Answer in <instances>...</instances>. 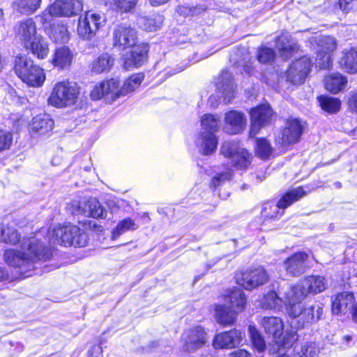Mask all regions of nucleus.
Returning a JSON list of instances; mask_svg holds the SVG:
<instances>
[{"instance_id": "obj_1", "label": "nucleus", "mask_w": 357, "mask_h": 357, "mask_svg": "<svg viewBox=\"0 0 357 357\" xmlns=\"http://www.w3.org/2000/svg\"><path fill=\"white\" fill-rule=\"evenodd\" d=\"M0 243L10 245L20 244V249L5 250L3 260L7 265L21 272L33 271L36 262L47 261L53 257L52 248L33 236L22 238L17 228L10 224L0 225Z\"/></svg>"}, {"instance_id": "obj_2", "label": "nucleus", "mask_w": 357, "mask_h": 357, "mask_svg": "<svg viewBox=\"0 0 357 357\" xmlns=\"http://www.w3.org/2000/svg\"><path fill=\"white\" fill-rule=\"evenodd\" d=\"M145 78L143 72L135 73L125 79L119 88V81L114 78L105 79L96 84L90 92V97L93 100L109 97L114 101L121 96H125L138 88Z\"/></svg>"}, {"instance_id": "obj_3", "label": "nucleus", "mask_w": 357, "mask_h": 357, "mask_svg": "<svg viewBox=\"0 0 357 357\" xmlns=\"http://www.w3.org/2000/svg\"><path fill=\"white\" fill-rule=\"evenodd\" d=\"M307 195L303 186L293 188L283 192L275 203L273 200L265 202L261 205V209L258 217L261 226H268L278 221L285 213V209L295 202L299 201Z\"/></svg>"}, {"instance_id": "obj_4", "label": "nucleus", "mask_w": 357, "mask_h": 357, "mask_svg": "<svg viewBox=\"0 0 357 357\" xmlns=\"http://www.w3.org/2000/svg\"><path fill=\"white\" fill-rule=\"evenodd\" d=\"M82 87L76 82L63 79L53 86L47 98L48 105L59 109L75 105L81 99Z\"/></svg>"}, {"instance_id": "obj_5", "label": "nucleus", "mask_w": 357, "mask_h": 357, "mask_svg": "<svg viewBox=\"0 0 357 357\" xmlns=\"http://www.w3.org/2000/svg\"><path fill=\"white\" fill-rule=\"evenodd\" d=\"M303 301H297L293 296L287 297V311L289 316L295 319V328L302 329L311 326L323 318L324 308L321 305L304 307Z\"/></svg>"}, {"instance_id": "obj_6", "label": "nucleus", "mask_w": 357, "mask_h": 357, "mask_svg": "<svg viewBox=\"0 0 357 357\" xmlns=\"http://www.w3.org/2000/svg\"><path fill=\"white\" fill-rule=\"evenodd\" d=\"M13 70L22 82L31 87H40L46 79L43 68L21 54L15 56Z\"/></svg>"}, {"instance_id": "obj_7", "label": "nucleus", "mask_w": 357, "mask_h": 357, "mask_svg": "<svg viewBox=\"0 0 357 357\" xmlns=\"http://www.w3.org/2000/svg\"><path fill=\"white\" fill-rule=\"evenodd\" d=\"M234 280L242 289L252 291L268 284L271 275L264 266L255 265L238 271Z\"/></svg>"}, {"instance_id": "obj_8", "label": "nucleus", "mask_w": 357, "mask_h": 357, "mask_svg": "<svg viewBox=\"0 0 357 357\" xmlns=\"http://www.w3.org/2000/svg\"><path fill=\"white\" fill-rule=\"evenodd\" d=\"M53 237L57 244L63 247L84 248L89 241L86 232L79 226L70 223L55 227Z\"/></svg>"}, {"instance_id": "obj_9", "label": "nucleus", "mask_w": 357, "mask_h": 357, "mask_svg": "<svg viewBox=\"0 0 357 357\" xmlns=\"http://www.w3.org/2000/svg\"><path fill=\"white\" fill-rule=\"evenodd\" d=\"M306 127L305 121L296 117H288L285 119L284 126L280 128L279 135L275 139V144L281 148H287L298 144Z\"/></svg>"}, {"instance_id": "obj_10", "label": "nucleus", "mask_w": 357, "mask_h": 357, "mask_svg": "<svg viewBox=\"0 0 357 357\" xmlns=\"http://www.w3.org/2000/svg\"><path fill=\"white\" fill-rule=\"evenodd\" d=\"M314 61L310 54H303L293 59L284 71L286 81L292 85L303 84L314 67Z\"/></svg>"}, {"instance_id": "obj_11", "label": "nucleus", "mask_w": 357, "mask_h": 357, "mask_svg": "<svg viewBox=\"0 0 357 357\" xmlns=\"http://www.w3.org/2000/svg\"><path fill=\"white\" fill-rule=\"evenodd\" d=\"M328 287L327 280L324 276L310 275L291 288V296L297 301H303L308 295H317L324 291Z\"/></svg>"}, {"instance_id": "obj_12", "label": "nucleus", "mask_w": 357, "mask_h": 357, "mask_svg": "<svg viewBox=\"0 0 357 357\" xmlns=\"http://www.w3.org/2000/svg\"><path fill=\"white\" fill-rule=\"evenodd\" d=\"M250 130L249 135L255 136L262 128L269 126L274 120L275 112L268 102L257 105L249 110Z\"/></svg>"}, {"instance_id": "obj_13", "label": "nucleus", "mask_w": 357, "mask_h": 357, "mask_svg": "<svg viewBox=\"0 0 357 357\" xmlns=\"http://www.w3.org/2000/svg\"><path fill=\"white\" fill-rule=\"evenodd\" d=\"M129 51L122 56V67L126 70L138 68L147 63L150 52L148 43L137 40L128 47Z\"/></svg>"}, {"instance_id": "obj_14", "label": "nucleus", "mask_w": 357, "mask_h": 357, "mask_svg": "<svg viewBox=\"0 0 357 357\" xmlns=\"http://www.w3.org/2000/svg\"><path fill=\"white\" fill-rule=\"evenodd\" d=\"M181 341L183 351L187 353L195 351L207 344V330L202 325H194L183 331Z\"/></svg>"}, {"instance_id": "obj_15", "label": "nucleus", "mask_w": 357, "mask_h": 357, "mask_svg": "<svg viewBox=\"0 0 357 357\" xmlns=\"http://www.w3.org/2000/svg\"><path fill=\"white\" fill-rule=\"evenodd\" d=\"M113 47L124 51L138 40L135 28L126 24H117L113 30Z\"/></svg>"}, {"instance_id": "obj_16", "label": "nucleus", "mask_w": 357, "mask_h": 357, "mask_svg": "<svg viewBox=\"0 0 357 357\" xmlns=\"http://www.w3.org/2000/svg\"><path fill=\"white\" fill-rule=\"evenodd\" d=\"M308 259L309 255L305 251L294 252L283 261L282 265L286 273L294 278L303 275L307 268L306 263Z\"/></svg>"}, {"instance_id": "obj_17", "label": "nucleus", "mask_w": 357, "mask_h": 357, "mask_svg": "<svg viewBox=\"0 0 357 357\" xmlns=\"http://www.w3.org/2000/svg\"><path fill=\"white\" fill-rule=\"evenodd\" d=\"M101 25V17L99 14L86 12L78 19L77 34L83 39H91Z\"/></svg>"}, {"instance_id": "obj_18", "label": "nucleus", "mask_w": 357, "mask_h": 357, "mask_svg": "<svg viewBox=\"0 0 357 357\" xmlns=\"http://www.w3.org/2000/svg\"><path fill=\"white\" fill-rule=\"evenodd\" d=\"M242 333L232 328L216 334L213 339L212 345L215 349H233L237 347L242 342Z\"/></svg>"}, {"instance_id": "obj_19", "label": "nucleus", "mask_w": 357, "mask_h": 357, "mask_svg": "<svg viewBox=\"0 0 357 357\" xmlns=\"http://www.w3.org/2000/svg\"><path fill=\"white\" fill-rule=\"evenodd\" d=\"M225 132L230 135L241 133L246 128L247 119L243 112L229 110L225 114Z\"/></svg>"}, {"instance_id": "obj_20", "label": "nucleus", "mask_w": 357, "mask_h": 357, "mask_svg": "<svg viewBox=\"0 0 357 357\" xmlns=\"http://www.w3.org/2000/svg\"><path fill=\"white\" fill-rule=\"evenodd\" d=\"M79 6L78 0H55L49 5V11L52 17H70L77 15Z\"/></svg>"}, {"instance_id": "obj_21", "label": "nucleus", "mask_w": 357, "mask_h": 357, "mask_svg": "<svg viewBox=\"0 0 357 357\" xmlns=\"http://www.w3.org/2000/svg\"><path fill=\"white\" fill-rule=\"evenodd\" d=\"M222 298L238 314L243 312L246 307L247 296L241 287H233L227 289Z\"/></svg>"}, {"instance_id": "obj_22", "label": "nucleus", "mask_w": 357, "mask_h": 357, "mask_svg": "<svg viewBox=\"0 0 357 357\" xmlns=\"http://www.w3.org/2000/svg\"><path fill=\"white\" fill-rule=\"evenodd\" d=\"M54 120L47 114H39L32 118L28 126L31 135H45L52 132Z\"/></svg>"}, {"instance_id": "obj_23", "label": "nucleus", "mask_w": 357, "mask_h": 357, "mask_svg": "<svg viewBox=\"0 0 357 357\" xmlns=\"http://www.w3.org/2000/svg\"><path fill=\"white\" fill-rule=\"evenodd\" d=\"M74 54L68 46L55 48L50 59L52 65L60 70L69 69L73 63Z\"/></svg>"}, {"instance_id": "obj_24", "label": "nucleus", "mask_w": 357, "mask_h": 357, "mask_svg": "<svg viewBox=\"0 0 357 357\" xmlns=\"http://www.w3.org/2000/svg\"><path fill=\"white\" fill-rule=\"evenodd\" d=\"M213 309L214 318L221 326L228 327L236 324L238 314L228 305L217 303L214 305Z\"/></svg>"}, {"instance_id": "obj_25", "label": "nucleus", "mask_w": 357, "mask_h": 357, "mask_svg": "<svg viewBox=\"0 0 357 357\" xmlns=\"http://www.w3.org/2000/svg\"><path fill=\"white\" fill-rule=\"evenodd\" d=\"M23 47L38 60L46 59L50 53V44L47 39L40 34L33 38Z\"/></svg>"}, {"instance_id": "obj_26", "label": "nucleus", "mask_w": 357, "mask_h": 357, "mask_svg": "<svg viewBox=\"0 0 357 357\" xmlns=\"http://www.w3.org/2000/svg\"><path fill=\"white\" fill-rule=\"evenodd\" d=\"M16 34L23 46L40 35L38 34L36 23L31 17L24 19L18 22Z\"/></svg>"}, {"instance_id": "obj_27", "label": "nucleus", "mask_w": 357, "mask_h": 357, "mask_svg": "<svg viewBox=\"0 0 357 357\" xmlns=\"http://www.w3.org/2000/svg\"><path fill=\"white\" fill-rule=\"evenodd\" d=\"M339 67L346 73H357V47H351L344 50L337 61Z\"/></svg>"}, {"instance_id": "obj_28", "label": "nucleus", "mask_w": 357, "mask_h": 357, "mask_svg": "<svg viewBox=\"0 0 357 357\" xmlns=\"http://www.w3.org/2000/svg\"><path fill=\"white\" fill-rule=\"evenodd\" d=\"M355 301L354 294L351 291H341L335 295L331 301V312L333 314L340 315L344 313L349 305Z\"/></svg>"}, {"instance_id": "obj_29", "label": "nucleus", "mask_w": 357, "mask_h": 357, "mask_svg": "<svg viewBox=\"0 0 357 357\" xmlns=\"http://www.w3.org/2000/svg\"><path fill=\"white\" fill-rule=\"evenodd\" d=\"M261 325L264 332L274 340L280 338L284 331L283 321L277 317H264Z\"/></svg>"}, {"instance_id": "obj_30", "label": "nucleus", "mask_w": 357, "mask_h": 357, "mask_svg": "<svg viewBox=\"0 0 357 357\" xmlns=\"http://www.w3.org/2000/svg\"><path fill=\"white\" fill-rule=\"evenodd\" d=\"M347 84V77L340 73H333L324 77V87L333 94L340 93L344 89Z\"/></svg>"}, {"instance_id": "obj_31", "label": "nucleus", "mask_w": 357, "mask_h": 357, "mask_svg": "<svg viewBox=\"0 0 357 357\" xmlns=\"http://www.w3.org/2000/svg\"><path fill=\"white\" fill-rule=\"evenodd\" d=\"M43 0H14L12 8L20 15L29 16L38 10Z\"/></svg>"}, {"instance_id": "obj_32", "label": "nucleus", "mask_w": 357, "mask_h": 357, "mask_svg": "<svg viewBox=\"0 0 357 357\" xmlns=\"http://www.w3.org/2000/svg\"><path fill=\"white\" fill-rule=\"evenodd\" d=\"M114 63V58L108 52L98 56L91 63V71L96 74L108 72Z\"/></svg>"}, {"instance_id": "obj_33", "label": "nucleus", "mask_w": 357, "mask_h": 357, "mask_svg": "<svg viewBox=\"0 0 357 357\" xmlns=\"http://www.w3.org/2000/svg\"><path fill=\"white\" fill-rule=\"evenodd\" d=\"M253 160L252 153L246 149H240L231 160V166L238 170L248 169Z\"/></svg>"}, {"instance_id": "obj_34", "label": "nucleus", "mask_w": 357, "mask_h": 357, "mask_svg": "<svg viewBox=\"0 0 357 357\" xmlns=\"http://www.w3.org/2000/svg\"><path fill=\"white\" fill-rule=\"evenodd\" d=\"M199 138L201 139V154L202 155H210L215 153L218 144V138L215 134L200 132Z\"/></svg>"}, {"instance_id": "obj_35", "label": "nucleus", "mask_w": 357, "mask_h": 357, "mask_svg": "<svg viewBox=\"0 0 357 357\" xmlns=\"http://www.w3.org/2000/svg\"><path fill=\"white\" fill-rule=\"evenodd\" d=\"M273 147L266 137H261L255 139L254 152L258 158L267 160L273 155Z\"/></svg>"}, {"instance_id": "obj_36", "label": "nucleus", "mask_w": 357, "mask_h": 357, "mask_svg": "<svg viewBox=\"0 0 357 357\" xmlns=\"http://www.w3.org/2000/svg\"><path fill=\"white\" fill-rule=\"evenodd\" d=\"M317 101L321 109L330 114H337L341 109L342 102L338 98L320 95Z\"/></svg>"}, {"instance_id": "obj_37", "label": "nucleus", "mask_w": 357, "mask_h": 357, "mask_svg": "<svg viewBox=\"0 0 357 357\" xmlns=\"http://www.w3.org/2000/svg\"><path fill=\"white\" fill-rule=\"evenodd\" d=\"M282 301L276 291L271 289L263 295L259 301V305L264 310H271L279 306Z\"/></svg>"}, {"instance_id": "obj_38", "label": "nucleus", "mask_w": 357, "mask_h": 357, "mask_svg": "<svg viewBox=\"0 0 357 357\" xmlns=\"http://www.w3.org/2000/svg\"><path fill=\"white\" fill-rule=\"evenodd\" d=\"M276 57L275 50L269 47L261 45L258 47L256 59L261 64H272Z\"/></svg>"}, {"instance_id": "obj_39", "label": "nucleus", "mask_w": 357, "mask_h": 357, "mask_svg": "<svg viewBox=\"0 0 357 357\" xmlns=\"http://www.w3.org/2000/svg\"><path fill=\"white\" fill-rule=\"evenodd\" d=\"M201 126L204 133L215 134L219 130V120L213 114H205L201 117Z\"/></svg>"}, {"instance_id": "obj_40", "label": "nucleus", "mask_w": 357, "mask_h": 357, "mask_svg": "<svg viewBox=\"0 0 357 357\" xmlns=\"http://www.w3.org/2000/svg\"><path fill=\"white\" fill-rule=\"evenodd\" d=\"M248 332L253 347L257 351L263 352L266 349V345L264 337L259 330L255 326L250 325Z\"/></svg>"}, {"instance_id": "obj_41", "label": "nucleus", "mask_w": 357, "mask_h": 357, "mask_svg": "<svg viewBox=\"0 0 357 357\" xmlns=\"http://www.w3.org/2000/svg\"><path fill=\"white\" fill-rule=\"evenodd\" d=\"M298 335L296 331L293 330L287 331L282 339L277 342L278 351L291 349L298 341Z\"/></svg>"}, {"instance_id": "obj_42", "label": "nucleus", "mask_w": 357, "mask_h": 357, "mask_svg": "<svg viewBox=\"0 0 357 357\" xmlns=\"http://www.w3.org/2000/svg\"><path fill=\"white\" fill-rule=\"evenodd\" d=\"M334 54L321 51H317L316 64L319 70H330L333 68Z\"/></svg>"}, {"instance_id": "obj_43", "label": "nucleus", "mask_w": 357, "mask_h": 357, "mask_svg": "<svg viewBox=\"0 0 357 357\" xmlns=\"http://www.w3.org/2000/svg\"><path fill=\"white\" fill-rule=\"evenodd\" d=\"M319 51L333 54L337 47L336 39L331 36H323L317 43Z\"/></svg>"}, {"instance_id": "obj_44", "label": "nucleus", "mask_w": 357, "mask_h": 357, "mask_svg": "<svg viewBox=\"0 0 357 357\" xmlns=\"http://www.w3.org/2000/svg\"><path fill=\"white\" fill-rule=\"evenodd\" d=\"M278 50L280 56L284 61L289 60L294 55H295L302 51L301 46L296 42H293L288 45L283 44L280 47H278Z\"/></svg>"}, {"instance_id": "obj_45", "label": "nucleus", "mask_w": 357, "mask_h": 357, "mask_svg": "<svg viewBox=\"0 0 357 357\" xmlns=\"http://www.w3.org/2000/svg\"><path fill=\"white\" fill-rule=\"evenodd\" d=\"M54 42L56 43H66L70 39V34L67 26L58 24L52 31Z\"/></svg>"}, {"instance_id": "obj_46", "label": "nucleus", "mask_w": 357, "mask_h": 357, "mask_svg": "<svg viewBox=\"0 0 357 357\" xmlns=\"http://www.w3.org/2000/svg\"><path fill=\"white\" fill-rule=\"evenodd\" d=\"M162 23L163 17L160 15L147 17L144 22V29L149 32L155 31L162 26Z\"/></svg>"}, {"instance_id": "obj_47", "label": "nucleus", "mask_w": 357, "mask_h": 357, "mask_svg": "<svg viewBox=\"0 0 357 357\" xmlns=\"http://www.w3.org/2000/svg\"><path fill=\"white\" fill-rule=\"evenodd\" d=\"M136 229L135 221L130 218H126L119 222L114 229L113 235L119 236L127 231Z\"/></svg>"}, {"instance_id": "obj_48", "label": "nucleus", "mask_w": 357, "mask_h": 357, "mask_svg": "<svg viewBox=\"0 0 357 357\" xmlns=\"http://www.w3.org/2000/svg\"><path fill=\"white\" fill-rule=\"evenodd\" d=\"M232 174L229 172H222L216 173L212 177L209 183V187L213 190H215L219 187L222 186L226 181L231 180Z\"/></svg>"}, {"instance_id": "obj_49", "label": "nucleus", "mask_w": 357, "mask_h": 357, "mask_svg": "<svg viewBox=\"0 0 357 357\" xmlns=\"http://www.w3.org/2000/svg\"><path fill=\"white\" fill-rule=\"evenodd\" d=\"M13 140V135L10 131L0 129V152L9 149Z\"/></svg>"}, {"instance_id": "obj_50", "label": "nucleus", "mask_w": 357, "mask_h": 357, "mask_svg": "<svg viewBox=\"0 0 357 357\" xmlns=\"http://www.w3.org/2000/svg\"><path fill=\"white\" fill-rule=\"evenodd\" d=\"M137 0H116L115 4L121 13H127L134 8Z\"/></svg>"}, {"instance_id": "obj_51", "label": "nucleus", "mask_w": 357, "mask_h": 357, "mask_svg": "<svg viewBox=\"0 0 357 357\" xmlns=\"http://www.w3.org/2000/svg\"><path fill=\"white\" fill-rule=\"evenodd\" d=\"M238 149H235L231 144L225 143L222 145L220 149L221 154L226 158L229 159L230 161L236 154Z\"/></svg>"}, {"instance_id": "obj_52", "label": "nucleus", "mask_w": 357, "mask_h": 357, "mask_svg": "<svg viewBox=\"0 0 357 357\" xmlns=\"http://www.w3.org/2000/svg\"><path fill=\"white\" fill-rule=\"evenodd\" d=\"M347 105L350 112L357 114V89L350 93Z\"/></svg>"}, {"instance_id": "obj_53", "label": "nucleus", "mask_w": 357, "mask_h": 357, "mask_svg": "<svg viewBox=\"0 0 357 357\" xmlns=\"http://www.w3.org/2000/svg\"><path fill=\"white\" fill-rule=\"evenodd\" d=\"M229 357H252V354L245 349H238L231 351Z\"/></svg>"}, {"instance_id": "obj_54", "label": "nucleus", "mask_w": 357, "mask_h": 357, "mask_svg": "<svg viewBox=\"0 0 357 357\" xmlns=\"http://www.w3.org/2000/svg\"><path fill=\"white\" fill-rule=\"evenodd\" d=\"M50 13L49 11V6L43 10L40 13V14L39 15V17L40 18V22L43 25H45V24H47L50 22Z\"/></svg>"}, {"instance_id": "obj_55", "label": "nucleus", "mask_w": 357, "mask_h": 357, "mask_svg": "<svg viewBox=\"0 0 357 357\" xmlns=\"http://www.w3.org/2000/svg\"><path fill=\"white\" fill-rule=\"evenodd\" d=\"M354 0H338V6L341 10L348 12L352 8V2Z\"/></svg>"}, {"instance_id": "obj_56", "label": "nucleus", "mask_w": 357, "mask_h": 357, "mask_svg": "<svg viewBox=\"0 0 357 357\" xmlns=\"http://www.w3.org/2000/svg\"><path fill=\"white\" fill-rule=\"evenodd\" d=\"M312 347L310 345H304L301 348L302 354L301 357H312L313 354H312Z\"/></svg>"}, {"instance_id": "obj_57", "label": "nucleus", "mask_w": 357, "mask_h": 357, "mask_svg": "<svg viewBox=\"0 0 357 357\" xmlns=\"http://www.w3.org/2000/svg\"><path fill=\"white\" fill-rule=\"evenodd\" d=\"M170 1L171 0H149V2L153 7H158L167 3Z\"/></svg>"}, {"instance_id": "obj_58", "label": "nucleus", "mask_w": 357, "mask_h": 357, "mask_svg": "<svg viewBox=\"0 0 357 357\" xmlns=\"http://www.w3.org/2000/svg\"><path fill=\"white\" fill-rule=\"evenodd\" d=\"M9 278V274L4 267L0 266V282H4Z\"/></svg>"}, {"instance_id": "obj_59", "label": "nucleus", "mask_w": 357, "mask_h": 357, "mask_svg": "<svg viewBox=\"0 0 357 357\" xmlns=\"http://www.w3.org/2000/svg\"><path fill=\"white\" fill-rule=\"evenodd\" d=\"M178 12L180 15L186 16L192 12V8L184 6H180L178 7Z\"/></svg>"}, {"instance_id": "obj_60", "label": "nucleus", "mask_w": 357, "mask_h": 357, "mask_svg": "<svg viewBox=\"0 0 357 357\" xmlns=\"http://www.w3.org/2000/svg\"><path fill=\"white\" fill-rule=\"evenodd\" d=\"M224 98L226 100L228 96V102H229L234 97V90L233 87H230L228 91H223L222 93Z\"/></svg>"}, {"instance_id": "obj_61", "label": "nucleus", "mask_w": 357, "mask_h": 357, "mask_svg": "<svg viewBox=\"0 0 357 357\" xmlns=\"http://www.w3.org/2000/svg\"><path fill=\"white\" fill-rule=\"evenodd\" d=\"M102 214V208H100V206L98 207V209H91L90 210V215L93 218H100L101 217Z\"/></svg>"}, {"instance_id": "obj_62", "label": "nucleus", "mask_w": 357, "mask_h": 357, "mask_svg": "<svg viewBox=\"0 0 357 357\" xmlns=\"http://www.w3.org/2000/svg\"><path fill=\"white\" fill-rule=\"evenodd\" d=\"M351 318H352L353 321L356 324H357V303L353 304L351 310Z\"/></svg>"}, {"instance_id": "obj_63", "label": "nucleus", "mask_w": 357, "mask_h": 357, "mask_svg": "<svg viewBox=\"0 0 357 357\" xmlns=\"http://www.w3.org/2000/svg\"><path fill=\"white\" fill-rule=\"evenodd\" d=\"M6 65V60L5 57L0 52V73L3 70Z\"/></svg>"}, {"instance_id": "obj_64", "label": "nucleus", "mask_w": 357, "mask_h": 357, "mask_svg": "<svg viewBox=\"0 0 357 357\" xmlns=\"http://www.w3.org/2000/svg\"><path fill=\"white\" fill-rule=\"evenodd\" d=\"M97 349L96 346H93L91 349L89 350L87 354V357H97V356H94L93 352Z\"/></svg>"}]
</instances>
